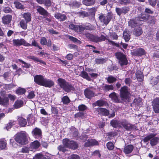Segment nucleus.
<instances>
[{
	"instance_id": "f257e3e1",
	"label": "nucleus",
	"mask_w": 159,
	"mask_h": 159,
	"mask_svg": "<svg viewBox=\"0 0 159 159\" xmlns=\"http://www.w3.org/2000/svg\"><path fill=\"white\" fill-rule=\"evenodd\" d=\"M28 135L25 131L17 133L15 136V139L21 144H25L28 142Z\"/></svg>"
},
{
	"instance_id": "f03ea898",
	"label": "nucleus",
	"mask_w": 159,
	"mask_h": 159,
	"mask_svg": "<svg viewBox=\"0 0 159 159\" xmlns=\"http://www.w3.org/2000/svg\"><path fill=\"white\" fill-rule=\"evenodd\" d=\"M157 134L152 133L145 137L143 141L144 142L146 143L150 140V144L152 147H154L157 145L159 142V137H155Z\"/></svg>"
},
{
	"instance_id": "7ed1b4c3",
	"label": "nucleus",
	"mask_w": 159,
	"mask_h": 159,
	"mask_svg": "<svg viewBox=\"0 0 159 159\" xmlns=\"http://www.w3.org/2000/svg\"><path fill=\"white\" fill-rule=\"evenodd\" d=\"M120 95L123 101H128L131 95L129 89L125 86L121 87L120 91Z\"/></svg>"
},
{
	"instance_id": "20e7f679",
	"label": "nucleus",
	"mask_w": 159,
	"mask_h": 159,
	"mask_svg": "<svg viewBox=\"0 0 159 159\" xmlns=\"http://www.w3.org/2000/svg\"><path fill=\"white\" fill-rule=\"evenodd\" d=\"M63 143L66 147L73 150L77 149L78 147V144L76 142L68 139H63Z\"/></svg>"
},
{
	"instance_id": "39448f33",
	"label": "nucleus",
	"mask_w": 159,
	"mask_h": 159,
	"mask_svg": "<svg viewBox=\"0 0 159 159\" xmlns=\"http://www.w3.org/2000/svg\"><path fill=\"white\" fill-rule=\"evenodd\" d=\"M116 58L119 60V63L121 66L126 65L128 63L127 60L125 56L120 52H117L116 54Z\"/></svg>"
},
{
	"instance_id": "423d86ee",
	"label": "nucleus",
	"mask_w": 159,
	"mask_h": 159,
	"mask_svg": "<svg viewBox=\"0 0 159 159\" xmlns=\"http://www.w3.org/2000/svg\"><path fill=\"white\" fill-rule=\"evenodd\" d=\"M112 17L111 14L108 13L106 16L103 14L99 16V19L101 22L106 25L111 20Z\"/></svg>"
},
{
	"instance_id": "0eeeda50",
	"label": "nucleus",
	"mask_w": 159,
	"mask_h": 159,
	"mask_svg": "<svg viewBox=\"0 0 159 159\" xmlns=\"http://www.w3.org/2000/svg\"><path fill=\"white\" fill-rule=\"evenodd\" d=\"M13 44L16 46L23 45L25 46H31V45L23 39H15L13 40Z\"/></svg>"
},
{
	"instance_id": "6e6552de",
	"label": "nucleus",
	"mask_w": 159,
	"mask_h": 159,
	"mask_svg": "<svg viewBox=\"0 0 159 159\" xmlns=\"http://www.w3.org/2000/svg\"><path fill=\"white\" fill-rule=\"evenodd\" d=\"M109 97L111 101L115 103H122L123 101L121 98L120 99L119 95L116 93L113 92L109 95Z\"/></svg>"
},
{
	"instance_id": "1a4fd4ad",
	"label": "nucleus",
	"mask_w": 159,
	"mask_h": 159,
	"mask_svg": "<svg viewBox=\"0 0 159 159\" xmlns=\"http://www.w3.org/2000/svg\"><path fill=\"white\" fill-rule=\"evenodd\" d=\"M121 127L122 126L127 130L130 131L135 129V127L133 125L130 124L125 120H122Z\"/></svg>"
},
{
	"instance_id": "9d476101",
	"label": "nucleus",
	"mask_w": 159,
	"mask_h": 159,
	"mask_svg": "<svg viewBox=\"0 0 159 159\" xmlns=\"http://www.w3.org/2000/svg\"><path fill=\"white\" fill-rule=\"evenodd\" d=\"M153 109L155 113H159V98H156L153 99L152 103Z\"/></svg>"
},
{
	"instance_id": "9b49d317",
	"label": "nucleus",
	"mask_w": 159,
	"mask_h": 159,
	"mask_svg": "<svg viewBox=\"0 0 159 159\" xmlns=\"http://www.w3.org/2000/svg\"><path fill=\"white\" fill-rule=\"evenodd\" d=\"M129 10V7H124L121 8H116V11L117 14L120 16L122 14H125Z\"/></svg>"
},
{
	"instance_id": "f8f14e48",
	"label": "nucleus",
	"mask_w": 159,
	"mask_h": 159,
	"mask_svg": "<svg viewBox=\"0 0 159 159\" xmlns=\"http://www.w3.org/2000/svg\"><path fill=\"white\" fill-rule=\"evenodd\" d=\"M45 78L41 75H37L34 77V81L38 84L42 85Z\"/></svg>"
},
{
	"instance_id": "ddd939ff",
	"label": "nucleus",
	"mask_w": 159,
	"mask_h": 159,
	"mask_svg": "<svg viewBox=\"0 0 159 159\" xmlns=\"http://www.w3.org/2000/svg\"><path fill=\"white\" fill-rule=\"evenodd\" d=\"M54 84V83L53 81L45 78L42 86L50 88L53 86Z\"/></svg>"
},
{
	"instance_id": "4468645a",
	"label": "nucleus",
	"mask_w": 159,
	"mask_h": 159,
	"mask_svg": "<svg viewBox=\"0 0 159 159\" xmlns=\"http://www.w3.org/2000/svg\"><path fill=\"white\" fill-rule=\"evenodd\" d=\"M40 146V143L38 141H34L33 142L31 143L30 144V150L32 151L34 149H38L39 148Z\"/></svg>"
},
{
	"instance_id": "2eb2a0df",
	"label": "nucleus",
	"mask_w": 159,
	"mask_h": 159,
	"mask_svg": "<svg viewBox=\"0 0 159 159\" xmlns=\"http://www.w3.org/2000/svg\"><path fill=\"white\" fill-rule=\"evenodd\" d=\"M12 17L11 15H7L3 16L2 18V22L4 24L7 25L10 23Z\"/></svg>"
},
{
	"instance_id": "dca6fc26",
	"label": "nucleus",
	"mask_w": 159,
	"mask_h": 159,
	"mask_svg": "<svg viewBox=\"0 0 159 159\" xmlns=\"http://www.w3.org/2000/svg\"><path fill=\"white\" fill-rule=\"evenodd\" d=\"M63 89L67 93L73 91L75 90V88L73 86L68 82Z\"/></svg>"
},
{
	"instance_id": "f3484780",
	"label": "nucleus",
	"mask_w": 159,
	"mask_h": 159,
	"mask_svg": "<svg viewBox=\"0 0 159 159\" xmlns=\"http://www.w3.org/2000/svg\"><path fill=\"white\" fill-rule=\"evenodd\" d=\"M33 136L35 138L38 139L41 137V131L38 128H35L32 131Z\"/></svg>"
},
{
	"instance_id": "a211bd4d",
	"label": "nucleus",
	"mask_w": 159,
	"mask_h": 159,
	"mask_svg": "<svg viewBox=\"0 0 159 159\" xmlns=\"http://www.w3.org/2000/svg\"><path fill=\"white\" fill-rule=\"evenodd\" d=\"M37 10L41 15L47 16L48 15V11L40 6H38L37 7Z\"/></svg>"
},
{
	"instance_id": "6ab92c4d",
	"label": "nucleus",
	"mask_w": 159,
	"mask_h": 159,
	"mask_svg": "<svg viewBox=\"0 0 159 159\" xmlns=\"http://www.w3.org/2000/svg\"><path fill=\"white\" fill-rule=\"evenodd\" d=\"M97 111L99 114L101 115L108 116L109 114V111L105 108H98Z\"/></svg>"
},
{
	"instance_id": "aec40b11",
	"label": "nucleus",
	"mask_w": 159,
	"mask_h": 159,
	"mask_svg": "<svg viewBox=\"0 0 159 159\" xmlns=\"http://www.w3.org/2000/svg\"><path fill=\"white\" fill-rule=\"evenodd\" d=\"M54 16L56 18L60 21L65 20L67 18L65 15L57 12L55 13Z\"/></svg>"
},
{
	"instance_id": "412c9836",
	"label": "nucleus",
	"mask_w": 159,
	"mask_h": 159,
	"mask_svg": "<svg viewBox=\"0 0 159 159\" xmlns=\"http://www.w3.org/2000/svg\"><path fill=\"white\" fill-rule=\"evenodd\" d=\"M122 120L118 121L117 120H112L110 122L111 125L113 127L117 128L121 127Z\"/></svg>"
},
{
	"instance_id": "4be33fe9",
	"label": "nucleus",
	"mask_w": 159,
	"mask_h": 159,
	"mask_svg": "<svg viewBox=\"0 0 159 159\" xmlns=\"http://www.w3.org/2000/svg\"><path fill=\"white\" fill-rule=\"evenodd\" d=\"M84 93L86 97L89 99L91 98L94 96V92L89 89L85 90Z\"/></svg>"
},
{
	"instance_id": "5701e85b",
	"label": "nucleus",
	"mask_w": 159,
	"mask_h": 159,
	"mask_svg": "<svg viewBox=\"0 0 159 159\" xmlns=\"http://www.w3.org/2000/svg\"><path fill=\"white\" fill-rule=\"evenodd\" d=\"M134 148V146L132 145H128L124 148L123 151L125 154H128L132 151Z\"/></svg>"
},
{
	"instance_id": "b1692460",
	"label": "nucleus",
	"mask_w": 159,
	"mask_h": 159,
	"mask_svg": "<svg viewBox=\"0 0 159 159\" xmlns=\"http://www.w3.org/2000/svg\"><path fill=\"white\" fill-rule=\"evenodd\" d=\"M27 58L28 59H30L33 60L35 62H39L40 63L43 64H45V62L43 61V60L39 59L38 57L34 56H28L27 57Z\"/></svg>"
},
{
	"instance_id": "393cba45",
	"label": "nucleus",
	"mask_w": 159,
	"mask_h": 159,
	"mask_svg": "<svg viewBox=\"0 0 159 159\" xmlns=\"http://www.w3.org/2000/svg\"><path fill=\"white\" fill-rule=\"evenodd\" d=\"M137 21H138L136 18L135 19H132L129 22V25L132 27H136L138 26V23Z\"/></svg>"
},
{
	"instance_id": "a878e982",
	"label": "nucleus",
	"mask_w": 159,
	"mask_h": 159,
	"mask_svg": "<svg viewBox=\"0 0 159 159\" xmlns=\"http://www.w3.org/2000/svg\"><path fill=\"white\" fill-rule=\"evenodd\" d=\"M149 17V16L148 14H142L140 16H139L137 17V20L140 21H145L148 20Z\"/></svg>"
},
{
	"instance_id": "bb28decb",
	"label": "nucleus",
	"mask_w": 159,
	"mask_h": 159,
	"mask_svg": "<svg viewBox=\"0 0 159 159\" xmlns=\"http://www.w3.org/2000/svg\"><path fill=\"white\" fill-rule=\"evenodd\" d=\"M58 84L60 87L63 89L68 82L62 78H59L57 80Z\"/></svg>"
},
{
	"instance_id": "cd10ccee",
	"label": "nucleus",
	"mask_w": 159,
	"mask_h": 159,
	"mask_svg": "<svg viewBox=\"0 0 159 159\" xmlns=\"http://www.w3.org/2000/svg\"><path fill=\"white\" fill-rule=\"evenodd\" d=\"M23 18H24L25 21L29 22L31 21V15L30 13L27 12L24 13L23 15Z\"/></svg>"
},
{
	"instance_id": "c85d7f7f",
	"label": "nucleus",
	"mask_w": 159,
	"mask_h": 159,
	"mask_svg": "<svg viewBox=\"0 0 159 159\" xmlns=\"http://www.w3.org/2000/svg\"><path fill=\"white\" fill-rule=\"evenodd\" d=\"M98 144V142L95 140L88 139L87 142L85 143V145L86 146L88 147L90 146L97 145Z\"/></svg>"
},
{
	"instance_id": "c756f323",
	"label": "nucleus",
	"mask_w": 159,
	"mask_h": 159,
	"mask_svg": "<svg viewBox=\"0 0 159 159\" xmlns=\"http://www.w3.org/2000/svg\"><path fill=\"white\" fill-rule=\"evenodd\" d=\"M106 102L102 100H99L93 104V107L98 106L99 107L103 106L106 104Z\"/></svg>"
},
{
	"instance_id": "7c9ffc66",
	"label": "nucleus",
	"mask_w": 159,
	"mask_h": 159,
	"mask_svg": "<svg viewBox=\"0 0 159 159\" xmlns=\"http://www.w3.org/2000/svg\"><path fill=\"white\" fill-rule=\"evenodd\" d=\"M23 102L21 100H18L15 102L14 105V107L15 108L17 109L23 106Z\"/></svg>"
},
{
	"instance_id": "2f4dec72",
	"label": "nucleus",
	"mask_w": 159,
	"mask_h": 159,
	"mask_svg": "<svg viewBox=\"0 0 159 159\" xmlns=\"http://www.w3.org/2000/svg\"><path fill=\"white\" fill-rule=\"evenodd\" d=\"M19 125L21 127H25L27 124V121L25 119L22 117H20L18 118Z\"/></svg>"
},
{
	"instance_id": "473e14b6",
	"label": "nucleus",
	"mask_w": 159,
	"mask_h": 159,
	"mask_svg": "<svg viewBox=\"0 0 159 159\" xmlns=\"http://www.w3.org/2000/svg\"><path fill=\"white\" fill-rule=\"evenodd\" d=\"M142 33L141 28L138 26L136 27L134 32V34L137 36H140Z\"/></svg>"
},
{
	"instance_id": "72a5a7b5",
	"label": "nucleus",
	"mask_w": 159,
	"mask_h": 159,
	"mask_svg": "<svg viewBox=\"0 0 159 159\" xmlns=\"http://www.w3.org/2000/svg\"><path fill=\"white\" fill-rule=\"evenodd\" d=\"M142 99L140 98H135L133 104L135 106L140 107L142 105Z\"/></svg>"
},
{
	"instance_id": "f704fd0d",
	"label": "nucleus",
	"mask_w": 159,
	"mask_h": 159,
	"mask_svg": "<svg viewBox=\"0 0 159 159\" xmlns=\"http://www.w3.org/2000/svg\"><path fill=\"white\" fill-rule=\"evenodd\" d=\"M103 88L104 90L107 92L113 90L114 88V87L112 84H106L103 87Z\"/></svg>"
},
{
	"instance_id": "c9c22d12",
	"label": "nucleus",
	"mask_w": 159,
	"mask_h": 159,
	"mask_svg": "<svg viewBox=\"0 0 159 159\" xmlns=\"http://www.w3.org/2000/svg\"><path fill=\"white\" fill-rule=\"evenodd\" d=\"M82 2L87 6H91L94 4L95 0H83Z\"/></svg>"
},
{
	"instance_id": "e433bc0d",
	"label": "nucleus",
	"mask_w": 159,
	"mask_h": 159,
	"mask_svg": "<svg viewBox=\"0 0 159 159\" xmlns=\"http://www.w3.org/2000/svg\"><path fill=\"white\" fill-rule=\"evenodd\" d=\"M9 100L7 97L2 98L0 96V104L5 105L7 104Z\"/></svg>"
},
{
	"instance_id": "4c0bfd02",
	"label": "nucleus",
	"mask_w": 159,
	"mask_h": 159,
	"mask_svg": "<svg viewBox=\"0 0 159 159\" xmlns=\"http://www.w3.org/2000/svg\"><path fill=\"white\" fill-rule=\"evenodd\" d=\"M89 38L93 42L98 43L100 42V37L95 36L92 34L89 35Z\"/></svg>"
},
{
	"instance_id": "58836bf2",
	"label": "nucleus",
	"mask_w": 159,
	"mask_h": 159,
	"mask_svg": "<svg viewBox=\"0 0 159 159\" xmlns=\"http://www.w3.org/2000/svg\"><path fill=\"white\" fill-rule=\"evenodd\" d=\"M80 75L83 78L86 79L88 81H90L91 80V78L89 76L88 73L85 71H82Z\"/></svg>"
},
{
	"instance_id": "ea45409f",
	"label": "nucleus",
	"mask_w": 159,
	"mask_h": 159,
	"mask_svg": "<svg viewBox=\"0 0 159 159\" xmlns=\"http://www.w3.org/2000/svg\"><path fill=\"white\" fill-rule=\"evenodd\" d=\"M136 76L137 79L140 81L143 80V76L142 72L141 71H137L136 73Z\"/></svg>"
},
{
	"instance_id": "a19ab883",
	"label": "nucleus",
	"mask_w": 159,
	"mask_h": 159,
	"mask_svg": "<svg viewBox=\"0 0 159 159\" xmlns=\"http://www.w3.org/2000/svg\"><path fill=\"white\" fill-rule=\"evenodd\" d=\"M28 22L25 21L24 20H21L20 22V25L21 27L24 30H26L27 29Z\"/></svg>"
},
{
	"instance_id": "79ce46f5",
	"label": "nucleus",
	"mask_w": 159,
	"mask_h": 159,
	"mask_svg": "<svg viewBox=\"0 0 159 159\" xmlns=\"http://www.w3.org/2000/svg\"><path fill=\"white\" fill-rule=\"evenodd\" d=\"M135 53L137 56H141L145 54V51L143 48H139L136 50Z\"/></svg>"
},
{
	"instance_id": "37998d69",
	"label": "nucleus",
	"mask_w": 159,
	"mask_h": 159,
	"mask_svg": "<svg viewBox=\"0 0 159 159\" xmlns=\"http://www.w3.org/2000/svg\"><path fill=\"white\" fill-rule=\"evenodd\" d=\"M7 143L4 139L0 140V148L1 149H5L6 147Z\"/></svg>"
},
{
	"instance_id": "c03bdc74",
	"label": "nucleus",
	"mask_w": 159,
	"mask_h": 159,
	"mask_svg": "<svg viewBox=\"0 0 159 159\" xmlns=\"http://www.w3.org/2000/svg\"><path fill=\"white\" fill-rule=\"evenodd\" d=\"M26 92L25 89L21 88H19L16 91V93L20 95L24 94Z\"/></svg>"
},
{
	"instance_id": "a18cd8bd",
	"label": "nucleus",
	"mask_w": 159,
	"mask_h": 159,
	"mask_svg": "<svg viewBox=\"0 0 159 159\" xmlns=\"http://www.w3.org/2000/svg\"><path fill=\"white\" fill-rule=\"evenodd\" d=\"M116 78L113 77L112 76L110 75L107 78V81L108 82L110 83H112L116 81Z\"/></svg>"
},
{
	"instance_id": "49530a36",
	"label": "nucleus",
	"mask_w": 159,
	"mask_h": 159,
	"mask_svg": "<svg viewBox=\"0 0 159 159\" xmlns=\"http://www.w3.org/2000/svg\"><path fill=\"white\" fill-rule=\"evenodd\" d=\"M18 61H20L21 63L24 64V65L22 66V67H25L26 68H29L31 66V65L29 63H27L25 62L24 61L20 59H19L17 60V62H18Z\"/></svg>"
},
{
	"instance_id": "de8ad7c7",
	"label": "nucleus",
	"mask_w": 159,
	"mask_h": 159,
	"mask_svg": "<svg viewBox=\"0 0 159 159\" xmlns=\"http://www.w3.org/2000/svg\"><path fill=\"white\" fill-rule=\"evenodd\" d=\"M42 4H44L46 7H49L52 5V2L50 0H43Z\"/></svg>"
},
{
	"instance_id": "09e8293b",
	"label": "nucleus",
	"mask_w": 159,
	"mask_h": 159,
	"mask_svg": "<svg viewBox=\"0 0 159 159\" xmlns=\"http://www.w3.org/2000/svg\"><path fill=\"white\" fill-rule=\"evenodd\" d=\"M14 4L15 5L16 8L17 9H22L23 8V6L20 2L18 1H15L14 2Z\"/></svg>"
},
{
	"instance_id": "8fccbe9b",
	"label": "nucleus",
	"mask_w": 159,
	"mask_h": 159,
	"mask_svg": "<svg viewBox=\"0 0 159 159\" xmlns=\"http://www.w3.org/2000/svg\"><path fill=\"white\" fill-rule=\"evenodd\" d=\"M77 28L76 31L79 33H81L86 29V27L82 25H77Z\"/></svg>"
},
{
	"instance_id": "3c124183",
	"label": "nucleus",
	"mask_w": 159,
	"mask_h": 159,
	"mask_svg": "<svg viewBox=\"0 0 159 159\" xmlns=\"http://www.w3.org/2000/svg\"><path fill=\"white\" fill-rule=\"evenodd\" d=\"M16 122L14 121L11 120L9 121L8 124H7V125L6 126V128L7 130H9V129L11 128L12 126L15 125Z\"/></svg>"
},
{
	"instance_id": "603ef678",
	"label": "nucleus",
	"mask_w": 159,
	"mask_h": 159,
	"mask_svg": "<svg viewBox=\"0 0 159 159\" xmlns=\"http://www.w3.org/2000/svg\"><path fill=\"white\" fill-rule=\"evenodd\" d=\"M123 37L126 42H128L130 39V36L129 34L125 31L124 32Z\"/></svg>"
},
{
	"instance_id": "864d4df0",
	"label": "nucleus",
	"mask_w": 159,
	"mask_h": 159,
	"mask_svg": "<svg viewBox=\"0 0 159 159\" xmlns=\"http://www.w3.org/2000/svg\"><path fill=\"white\" fill-rule=\"evenodd\" d=\"M62 101L63 103L65 104H68L70 102L69 98L67 96H64L62 98Z\"/></svg>"
},
{
	"instance_id": "5fc2aeb1",
	"label": "nucleus",
	"mask_w": 159,
	"mask_h": 159,
	"mask_svg": "<svg viewBox=\"0 0 159 159\" xmlns=\"http://www.w3.org/2000/svg\"><path fill=\"white\" fill-rule=\"evenodd\" d=\"M69 39L71 41L75 43H80V41L78 40L76 38L72 36H69Z\"/></svg>"
},
{
	"instance_id": "6e6d98bb",
	"label": "nucleus",
	"mask_w": 159,
	"mask_h": 159,
	"mask_svg": "<svg viewBox=\"0 0 159 159\" xmlns=\"http://www.w3.org/2000/svg\"><path fill=\"white\" fill-rule=\"evenodd\" d=\"M107 146L108 149L110 150H113L114 148L113 143L111 142H108L107 143Z\"/></svg>"
},
{
	"instance_id": "4d7b16f0",
	"label": "nucleus",
	"mask_w": 159,
	"mask_h": 159,
	"mask_svg": "<svg viewBox=\"0 0 159 159\" xmlns=\"http://www.w3.org/2000/svg\"><path fill=\"white\" fill-rule=\"evenodd\" d=\"M43 156L41 153H37L33 158V159H42L43 158Z\"/></svg>"
},
{
	"instance_id": "13d9d810",
	"label": "nucleus",
	"mask_w": 159,
	"mask_h": 159,
	"mask_svg": "<svg viewBox=\"0 0 159 159\" xmlns=\"http://www.w3.org/2000/svg\"><path fill=\"white\" fill-rule=\"evenodd\" d=\"M66 147L64 145H60L58 146L57 148L60 151H61L63 152H65L66 151Z\"/></svg>"
},
{
	"instance_id": "bf43d9fd",
	"label": "nucleus",
	"mask_w": 159,
	"mask_h": 159,
	"mask_svg": "<svg viewBox=\"0 0 159 159\" xmlns=\"http://www.w3.org/2000/svg\"><path fill=\"white\" fill-rule=\"evenodd\" d=\"M40 43L42 45H46L47 44L46 39L45 37H43L41 39Z\"/></svg>"
},
{
	"instance_id": "052dcab7",
	"label": "nucleus",
	"mask_w": 159,
	"mask_h": 159,
	"mask_svg": "<svg viewBox=\"0 0 159 159\" xmlns=\"http://www.w3.org/2000/svg\"><path fill=\"white\" fill-rule=\"evenodd\" d=\"M95 61L97 64H102L105 62V60L103 59H96Z\"/></svg>"
},
{
	"instance_id": "680f3d73",
	"label": "nucleus",
	"mask_w": 159,
	"mask_h": 159,
	"mask_svg": "<svg viewBox=\"0 0 159 159\" xmlns=\"http://www.w3.org/2000/svg\"><path fill=\"white\" fill-rule=\"evenodd\" d=\"M87 108L83 104L81 105L78 107V109L80 111H84Z\"/></svg>"
},
{
	"instance_id": "e2e57ef3",
	"label": "nucleus",
	"mask_w": 159,
	"mask_h": 159,
	"mask_svg": "<svg viewBox=\"0 0 159 159\" xmlns=\"http://www.w3.org/2000/svg\"><path fill=\"white\" fill-rule=\"evenodd\" d=\"M79 14H80V16L82 17L87 16L89 15L88 13L85 11L80 12H79Z\"/></svg>"
},
{
	"instance_id": "0e129e2a",
	"label": "nucleus",
	"mask_w": 159,
	"mask_h": 159,
	"mask_svg": "<svg viewBox=\"0 0 159 159\" xmlns=\"http://www.w3.org/2000/svg\"><path fill=\"white\" fill-rule=\"evenodd\" d=\"M129 0H118V2L121 4H126L129 3Z\"/></svg>"
},
{
	"instance_id": "69168bd1",
	"label": "nucleus",
	"mask_w": 159,
	"mask_h": 159,
	"mask_svg": "<svg viewBox=\"0 0 159 159\" xmlns=\"http://www.w3.org/2000/svg\"><path fill=\"white\" fill-rule=\"evenodd\" d=\"M77 25H75L73 24H70L69 25V27L71 29L73 30L76 31L77 28Z\"/></svg>"
},
{
	"instance_id": "338daca9",
	"label": "nucleus",
	"mask_w": 159,
	"mask_h": 159,
	"mask_svg": "<svg viewBox=\"0 0 159 159\" xmlns=\"http://www.w3.org/2000/svg\"><path fill=\"white\" fill-rule=\"evenodd\" d=\"M34 96L35 95L34 92L33 91H31L29 93L27 97L29 99H32L33 98Z\"/></svg>"
},
{
	"instance_id": "774afa93",
	"label": "nucleus",
	"mask_w": 159,
	"mask_h": 159,
	"mask_svg": "<svg viewBox=\"0 0 159 159\" xmlns=\"http://www.w3.org/2000/svg\"><path fill=\"white\" fill-rule=\"evenodd\" d=\"M70 159H80L79 156L76 154H73L69 157Z\"/></svg>"
}]
</instances>
